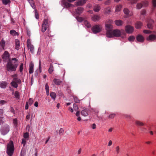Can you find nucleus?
<instances>
[{
  "instance_id": "obj_1",
  "label": "nucleus",
  "mask_w": 156,
  "mask_h": 156,
  "mask_svg": "<svg viewBox=\"0 0 156 156\" xmlns=\"http://www.w3.org/2000/svg\"><path fill=\"white\" fill-rule=\"evenodd\" d=\"M18 62L15 58H12L11 61L9 60L6 65L7 71L10 72L15 71L18 66Z\"/></svg>"
},
{
  "instance_id": "obj_2",
  "label": "nucleus",
  "mask_w": 156,
  "mask_h": 156,
  "mask_svg": "<svg viewBox=\"0 0 156 156\" xmlns=\"http://www.w3.org/2000/svg\"><path fill=\"white\" fill-rule=\"evenodd\" d=\"M14 151V147L13 142L12 140H10L7 145L6 153L9 156H12L13 154Z\"/></svg>"
},
{
  "instance_id": "obj_3",
  "label": "nucleus",
  "mask_w": 156,
  "mask_h": 156,
  "mask_svg": "<svg viewBox=\"0 0 156 156\" xmlns=\"http://www.w3.org/2000/svg\"><path fill=\"white\" fill-rule=\"evenodd\" d=\"M9 130V126L6 124L1 126L0 129V132L2 135L4 136L8 133Z\"/></svg>"
},
{
  "instance_id": "obj_4",
  "label": "nucleus",
  "mask_w": 156,
  "mask_h": 156,
  "mask_svg": "<svg viewBox=\"0 0 156 156\" xmlns=\"http://www.w3.org/2000/svg\"><path fill=\"white\" fill-rule=\"evenodd\" d=\"M113 26L112 25L109 24H105V28L106 30V35L107 37H111V33L113 31Z\"/></svg>"
},
{
  "instance_id": "obj_5",
  "label": "nucleus",
  "mask_w": 156,
  "mask_h": 156,
  "mask_svg": "<svg viewBox=\"0 0 156 156\" xmlns=\"http://www.w3.org/2000/svg\"><path fill=\"white\" fill-rule=\"evenodd\" d=\"M111 37L108 38H112L114 37H119L121 36V33L120 30L117 29H115L111 33Z\"/></svg>"
},
{
  "instance_id": "obj_6",
  "label": "nucleus",
  "mask_w": 156,
  "mask_h": 156,
  "mask_svg": "<svg viewBox=\"0 0 156 156\" xmlns=\"http://www.w3.org/2000/svg\"><path fill=\"white\" fill-rule=\"evenodd\" d=\"M101 29L102 27L100 25H95L92 27L91 30L94 34H97L100 32Z\"/></svg>"
},
{
  "instance_id": "obj_7",
  "label": "nucleus",
  "mask_w": 156,
  "mask_h": 156,
  "mask_svg": "<svg viewBox=\"0 0 156 156\" xmlns=\"http://www.w3.org/2000/svg\"><path fill=\"white\" fill-rule=\"evenodd\" d=\"M42 28L41 31L44 33L47 30L48 28L49 27L48 21V19H44L43 23L42 24Z\"/></svg>"
},
{
  "instance_id": "obj_8",
  "label": "nucleus",
  "mask_w": 156,
  "mask_h": 156,
  "mask_svg": "<svg viewBox=\"0 0 156 156\" xmlns=\"http://www.w3.org/2000/svg\"><path fill=\"white\" fill-rule=\"evenodd\" d=\"M148 3L147 1H142L141 2L138 3L136 5V9H141L142 7H146L148 5Z\"/></svg>"
},
{
  "instance_id": "obj_9",
  "label": "nucleus",
  "mask_w": 156,
  "mask_h": 156,
  "mask_svg": "<svg viewBox=\"0 0 156 156\" xmlns=\"http://www.w3.org/2000/svg\"><path fill=\"white\" fill-rule=\"evenodd\" d=\"M62 3L63 5L64 6L65 8H68L69 7H74V5H73L66 2L65 0H62Z\"/></svg>"
},
{
  "instance_id": "obj_10",
  "label": "nucleus",
  "mask_w": 156,
  "mask_h": 156,
  "mask_svg": "<svg viewBox=\"0 0 156 156\" xmlns=\"http://www.w3.org/2000/svg\"><path fill=\"white\" fill-rule=\"evenodd\" d=\"M86 2V0H78L77 2H75V5L76 6H82L85 4Z\"/></svg>"
},
{
  "instance_id": "obj_11",
  "label": "nucleus",
  "mask_w": 156,
  "mask_h": 156,
  "mask_svg": "<svg viewBox=\"0 0 156 156\" xmlns=\"http://www.w3.org/2000/svg\"><path fill=\"white\" fill-rule=\"evenodd\" d=\"M9 56L10 54L7 51H5L2 55V57L3 60H6L8 59Z\"/></svg>"
},
{
  "instance_id": "obj_12",
  "label": "nucleus",
  "mask_w": 156,
  "mask_h": 156,
  "mask_svg": "<svg viewBox=\"0 0 156 156\" xmlns=\"http://www.w3.org/2000/svg\"><path fill=\"white\" fill-rule=\"evenodd\" d=\"M84 8L82 7H78L75 10V12L77 14L80 15L84 11Z\"/></svg>"
},
{
  "instance_id": "obj_13",
  "label": "nucleus",
  "mask_w": 156,
  "mask_h": 156,
  "mask_svg": "<svg viewBox=\"0 0 156 156\" xmlns=\"http://www.w3.org/2000/svg\"><path fill=\"white\" fill-rule=\"evenodd\" d=\"M101 19V17L99 15H95L92 16L91 19L94 22L98 21Z\"/></svg>"
},
{
  "instance_id": "obj_14",
  "label": "nucleus",
  "mask_w": 156,
  "mask_h": 156,
  "mask_svg": "<svg viewBox=\"0 0 156 156\" xmlns=\"http://www.w3.org/2000/svg\"><path fill=\"white\" fill-rule=\"evenodd\" d=\"M147 41H154L156 40V35L154 34H151L147 37Z\"/></svg>"
},
{
  "instance_id": "obj_15",
  "label": "nucleus",
  "mask_w": 156,
  "mask_h": 156,
  "mask_svg": "<svg viewBox=\"0 0 156 156\" xmlns=\"http://www.w3.org/2000/svg\"><path fill=\"white\" fill-rule=\"evenodd\" d=\"M34 64L33 62H31L29 66V73L32 74L34 72Z\"/></svg>"
},
{
  "instance_id": "obj_16",
  "label": "nucleus",
  "mask_w": 156,
  "mask_h": 156,
  "mask_svg": "<svg viewBox=\"0 0 156 156\" xmlns=\"http://www.w3.org/2000/svg\"><path fill=\"white\" fill-rule=\"evenodd\" d=\"M136 39L137 41L140 42H143L144 41V38L143 36L140 35L138 34L136 37Z\"/></svg>"
},
{
  "instance_id": "obj_17",
  "label": "nucleus",
  "mask_w": 156,
  "mask_h": 156,
  "mask_svg": "<svg viewBox=\"0 0 156 156\" xmlns=\"http://www.w3.org/2000/svg\"><path fill=\"white\" fill-rule=\"evenodd\" d=\"M154 22V21L152 20H151L149 22H148L147 24V27L149 29H152L153 28V26L152 25V23Z\"/></svg>"
},
{
  "instance_id": "obj_18",
  "label": "nucleus",
  "mask_w": 156,
  "mask_h": 156,
  "mask_svg": "<svg viewBox=\"0 0 156 156\" xmlns=\"http://www.w3.org/2000/svg\"><path fill=\"white\" fill-rule=\"evenodd\" d=\"M134 30L133 27L127 24V33L131 34L133 32Z\"/></svg>"
},
{
  "instance_id": "obj_19",
  "label": "nucleus",
  "mask_w": 156,
  "mask_h": 156,
  "mask_svg": "<svg viewBox=\"0 0 156 156\" xmlns=\"http://www.w3.org/2000/svg\"><path fill=\"white\" fill-rule=\"evenodd\" d=\"M7 85V82L5 81H2L0 82V87L2 88L5 89L6 88Z\"/></svg>"
},
{
  "instance_id": "obj_20",
  "label": "nucleus",
  "mask_w": 156,
  "mask_h": 156,
  "mask_svg": "<svg viewBox=\"0 0 156 156\" xmlns=\"http://www.w3.org/2000/svg\"><path fill=\"white\" fill-rule=\"evenodd\" d=\"M53 82L55 85L59 86L61 84L62 81L59 79L54 78L53 80Z\"/></svg>"
},
{
  "instance_id": "obj_21",
  "label": "nucleus",
  "mask_w": 156,
  "mask_h": 156,
  "mask_svg": "<svg viewBox=\"0 0 156 156\" xmlns=\"http://www.w3.org/2000/svg\"><path fill=\"white\" fill-rule=\"evenodd\" d=\"M111 12V8L109 7L105 8L104 9V12L105 14H109Z\"/></svg>"
},
{
  "instance_id": "obj_22",
  "label": "nucleus",
  "mask_w": 156,
  "mask_h": 156,
  "mask_svg": "<svg viewBox=\"0 0 156 156\" xmlns=\"http://www.w3.org/2000/svg\"><path fill=\"white\" fill-rule=\"evenodd\" d=\"M135 124L136 126H144V124L143 122L139 120H136Z\"/></svg>"
},
{
  "instance_id": "obj_23",
  "label": "nucleus",
  "mask_w": 156,
  "mask_h": 156,
  "mask_svg": "<svg viewBox=\"0 0 156 156\" xmlns=\"http://www.w3.org/2000/svg\"><path fill=\"white\" fill-rule=\"evenodd\" d=\"M115 24L117 26H120L122 25L123 22L121 20H116L115 21Z\"/></svg>"
},
{
  "instance_id": "obj_24",
  "label": "nucleus",
  "mask_w": 156,
  "mask_h": 156,
  "mask_svg": "<svg viewBox=\"0 0 156 156\" xmlns=\"http://www.w3.org/2000/svg\"><path fill=\"white\" fill-rule=\"evenodd\" d=\"M28 1L32 8L35 9H36V6L35 5L34 1L33 0H28Z\"/></svg>"
},
{
  "instance_id": "obj_25",
  "label": "nucleus",
  "mask_w": 156,
  "mask_h": 156,
  "mask_svg": "<svg viewBox=\"0 0 156 156\" xmlns=\"http://www.w3.org/2000/svg\"><path fill=\"white\" fill-rule=\"evenodd\" d=\"M15 49L17 50H18L20 46V42L19 40L16 39L15 41Z\"/></svg>"
},
{
  "instance_id": "obj_26",
  "label": "nucleus",
  "mask_w": 156,
  "mask_h": 156,
  "mask_svg": "<svg viewBox=\"0 0 156 156\" xmlns=\"http://www.w3.org/2000/svg\"><path fill=\"white\" fill-rule=\"evenodd\" d=\"M142 26V24L140 22H137L135 24V27L136 29H139L141 28Z\"/></svg>"
},
{
  "instance_id": "obj_27",
  "label": "nucleus",
  "mask_w": 156,
  "mask_h": 156,
  "mask_svg": "<svg viewBox=\"0 0 156 156\" xmlns=\"http://www.w3.org/2000/svg\"><path fill=\"white\" fill-rule=\"evenodd\" d=\"M10 84L13 87L16 88H17L18 87V85L17 83L13 80L11 83Z\"/></svg>"
},
{
  "instance_id": "obj_28",
  "label": "nucleus",
  "mask_w": 156,
  "mask_h": 156,
  "mask_svg": "<svg viewBox=\"0 0 156 156\" xmlns=\"http://www.w3.org/2000/svg\"><path fill=\"white\" fill-rule=\"evenodd\" d=\"M100 6L98 5H97L94 7L93 10L95 12H98L100 10Z\"/></svg>"
},
{
  "instance_id": "obj_29",
  "label": "nucleus",
  "mask_w": 156,
  "mask_h": 156,
  "mask_svg": "<svg viewBox=\"0 0 156 156\" xmlns=\"http://www.w3.org/2000/svg\"><path fill=\"white\" fill-rule=\"evenodd\" d=\"M143 32L144 34H150L151 33L156 34V32L155 31H151L148 30H143Z\"/></svg>"
},
{
  "instance_id": "obj_30",
  "label": "nucleus",
  "mask_w": 156,
  "mask_h": 156,
  "mask_svg": "<svg viewBox=\"0 0 156 156\" xmlns=\"http://www.w3.org/2000/svg\"><path fill=\"white\" fill-rule=\"evenodd\" d=\"M53 66L51 64H50L49 68L48 69V73L50 74H51L53 71Z\"/></svg>"
},
{
  "instance_id": "obj_31",
  "label": "nucleus",
  "mask_w": 156,
  "mask_h": 156,
  "mask_svg": "<svg viewBox=\"0 0 156 156\" xmlns=\"http://www.w3.org/2000/svg\"><path fill=\"white\" fill-rule=\"evenodd\" d=\"M50 96L51 98L55 100L56 98V94L54 92H51L50 94Z\"/></svg>"
},
{
  "instance_id": "obj_32",
  "label": "nucleus",
  "mask_w": 156,
  "mask_h": 156,
  "mask_svg": "<svg viewBox=\"0 0 156 156\" xmlns=\"http://www.w3.org/2000/svg\"><path fill=\"white\" fill-rule=\"evenodd\" d=\"M10 33L11 35H18L19 34L18 33L14 30H10Z\"/></svg>"
},
{
  "instance_id": "obj_33",
  "label": "nucleus",
  "mask_w": 156,
  "mask_h": 156,
  "mask_svg": "<svg viewBox=\"0 0 156 156\" xmlns=\"http://www.w3.org/2000/svg\"><path fill=\"white\" fill-rule=\"evenodd\" d=\"M84 23L85 26L88 28H90L91 26L90 23L87 20L84 21Z\"/></svg>"
},
{
  "instance_id": "obj_34",
  "label": "nucleus",
  "mask_w": 156,
  "mask_h": 156,
  "mask_svg": "<svg viewBox=\"0 0 156 156\" xmlns=\"http://www.w3.org/2000/svg\"><path fill=\"white\" fill-rule=\"evenodd\" d=\"M15 98L17 99H19L20 98V94L19 92L18 91H16L15 92L14 94Z\"/></svg>"
},
{
  "instance_id": "obj_35",
  "label": "nucleus",
  "mask_w": 156,
  "mask_h": 156,
  "mask_svg": "<svg viewBox=\"0 0 156 156\" xmlns=\"http://www.w3.org/2000/svg\"><path fill=\"white\" fill-rule=\"evenodd\" d=\"M122 8V5H117L115 7V11L119 12Z\"/></svg>"
},
{
  "instance_id": "obj_36",
  "label": "nucleus",
  "mask_w": 156,
  "mask_h": 156,
  "mask_svg": "<svg viewBox=\"0 0 156 156\" xmlns=\"http://www.w3.org/2000/svg\"><path fill=\"white\" fill-rule=\"evenodd\" d=\"M76 19L79 22H82L83 21V19L82 17H80L79 16H76Z\"/></svg>"
},
{
  "instance_id": "obj_37",
  "label": "nucleus",
  "mask_w": 156,
  "mask_h": 156,
  "mask_svg": "<svg viewBox=\"0 0 156 156\" xmlns=\"http://www.w3.org/2000/svg\"><path fill=\"white\" fill-rule=\"evenodd\" d=\"M13 80L15 81L16 82L17 84H20L21 83L20 79L17 78H14L13 79Z\"/></svg>"
},
{
  "instance_id": "obj_38",
  "label": "nucleus",
  "mask_w": 156,
  "mask_h": 156,
  "mask_svg": "<svg viewBox=\"0 0 156 156\" xmlns=\"http://www.w3.org/2000/svg\"><path fill=\"white\" fill-rule=\"evenodd\" d=\"M5 118L4 117H0V125H2L5 122Z\"/></svg>"
},
{
  "instance_id": "obj_39",
  "label": "nucleus",
  "mask_w": 156,
  "mask_h": 156,
  "mask_svg": "<svg viewBox=\"0 0 156 156\" xmlns=\"http://www.w3.org/2000/svg\"><path fill=\"white\" fill-rule=\"evenodd\" d=\"M81 114L82 115L84 116H86L88 115V113L87 111L84 110H82L81 111Z\"/></svg>"
},
{
  "instance_id": "obj_40",
  "label": "nucleus",
  "mask_w": 156,
  "mask_h": 156,
  "mask_svg": "<svg viewBox=\"0 0 156 156\" xmlns=\"http://www.w3.org/2000/svg\"><path fill=\"white\" fill-rule=\"evenodd\" d=\"M135 39V37L134 36H130L129 37L128 40L130 42H132L134 41Z\"/></svg>"
},
{
  "instance_id": "obj_41",
  "label": "nucleus",
  "mask_w": 156,
  "mask_h": 156,
  "mask_svg": "<svg viewBox=\"0 0 156 156\" xmlns=\"http://www.w3.org/2000/svg\"><path fill=\"white\" fill-rule=\"evenodd\" d=\"M11 2L10 0H3L2 3L5 5H7Z\"/></svg>"
},
{
  "instance_id": "obj_42",
  "label": "nucleus",
  "mask_w": 156,
  "mask_h": 156,
  "mask_svg": "<svg viewBox=\"0 0 156 156\" xmlns=\"http://www.w3.org/2000/svg\"><path fill=\"white\" fill-rule=\"evenodd\" d=\"M26 151L24 149H22L21 151V156H25L26 154Z\"/></svg>"
},
{
  "instance_id": "obj_43",
  "label": "nucleus",
  "mask_w": 156,
  "mask_h": 156,
  "mask_svg": "<svg viewBox=\"0 0 156 156\" xmlns=\"http://www.w3.org/2000/svg\"><path fill=\"white\" fill-rule=\"evenodd\" d=\"M39 69L40 73H41L42 72V66L41 63V60H39Z\"/></svg>"
},
{
  "instance_id": "obj_44",
  "label": "nucleus",
  "mask_w": 156,
  "mask_h": 156,
  "mask_svg": "<svg viewBox=\"0 0 156 156\" xmlns=\"http://www.w3.org/2000/svg\"><path fill=\"white\" fill-rule=\"evenodd\" d=\"M35 13V18L37 19H39V14L37 12V10L35 9H34Z\"/></svg>"
},
{
  "instance_id": "obj_45",
  "label": "nucleus",
  "mask_w": 156,
  "mask_h": 156,
  "mask_svg": "<svg viewBox=\"0 0 156 156\" xmlns=\"http://www.w3.org/2000/svg\"><path fill=\"white\" fill-rule=\"evenodd\" d=\"M23 137L25 139H27L29 137V133L28 132H26L24 133Z\"/></svg>"
},
{
  "instance_id": "obj_46",
  "label": "nucleus",
  "mask_w": 156,
  "mask_h": 156,
  "mask_svg": "<svg viewBox=\"0 0 156 156\" xmlns=\"http://www.w3.org/2000/svg\"><path fill=\"white\" fill-rule=\"evenodd\" d=\"M23 64L22 63H21L20 64V73L22 72L23 69Z\"/></svg>"
},
{
  "instance_id": "obj_47",
  "label": "nucleus",
  "mask_w": 156,
  "mask_h": 156,
  "mask_svg": "<svg viewBox=\"0 0 156 156\" xmlns=\"http://www.w3.org/2000/svg\"><path fill=\"white\" fill-rule=\"evenodd\" d=\"M13 122L15 126H17L18 124L17 120L16 119H13Z\"/></svg>"
},
{
  "instance_id": "obj_48",
  "label": "nucleus",
  "mask_w": 156,
  "mask_h": 156,
  "mask_svg": "<svg viewBox=\"0 0 156 156\" xmlns=\"http://www.w3.org/2000/svg\"><path fill=\"white\" fill-rule=\"evenodd\" d=\"M73 108L75 111L78 110L79 109V108L78 106L75 104H74L73 105Z\"/></svg>"
},
{
  "instance_id": "obj_49",
  "label": "nucleus",
  "mask_w": 156,
  "mask_h": 156,
  "mask_svg": "<svg viewBox=\"0 0 156 156\" xmlns=\"http://www.w3.org/2000/svg\"><path fill=\"white\" fill-rule=\"evenodd\" d=\"M116 115V114L115 113H112L110 114L108 118L109 119H112L113 118L115 115Z\"/></svg>"
},
{
  "instance_id": "obj_50",
  "label": "nucleus",
  "mask_w": 156,
  "mask_h": 156,
  "mask_svg": "<svg viewBox=\"0 0 156 156\" xmlns=\"http://www.w3.org/2000/svg\"><path fill=\"white\" fill-rule=\"evenodd\" d=\"M74 100L75 103H79L80 100L78 99V98L77 97H74Z\"/></svg>"
},
{
  "instance_id": "obj_51",
  "label": "nucleus",
  "mask_w": 156,
  "mask_h": 156,
  "mask_svg": "<svg viewBox=\"0 0 156 156\" xmlns=\"http://www.w3.org/2000/svg\"><path fill=\"white\" fill-rule=\"evenodd\" d=\"M7 103V101L4 100H2L0 101V104L1 105H4Z\"/></svg>"
},
{
  "instance_id": "obj_52",
  "label": "nucleus",
  "mask_w": 156,
  "mask_h": 156,
  "mask_svg": "<svg viewBox=\"0 0 156 156\" xmlns=\"http://www.w3.org/2000/svg\"><path fill=\"white\" fill-rule=\"evenodd\" d=\"M26 141L25 139L23 138L22 139L21 143L23 144V147H24L26 144Z\"/></svg>"
},
{
  "instance_id": "obj_53",
  "label": "nucleus",
  "mask_w": 156,
  "mask_h": 156,
  "mask_svg": "<svg viewBox=\"0 0 156 156\" xmlns=\"http://www.w3.org/2000/svg\"><path fill=\"white\" fill-rule=\"evenodd\" d=\"M127 18L129 16H131L133 15V14L132 12H130L129 10L127 9Z\"/></svg>"
},
{
  "instance_id": "obj_54",
  "label": "nucleus",
  "mask_w": 156,
  "mask_h": 156,
  "mask_svg": "<svg viewBox=\"0 0 156 156\" xmlns=\"http://www.w3.org/2000/svg\"><path fill=\"white\" fill-rule=\"evenodd\" d=\"M1 46L2 48H4V47L5 46V42L4 41V40H3V39L1 41Z\"/></svg>"
},
{
  "instance_id": "obj_55",
  "label": "nucleus",
  "mask_w": 156,
  "mask_h": 156,
  "mask_svg": "<svg viewBox=\"0 0 156 156\" xmlns=\"http://www.w3.org/2000/svg\"><path fill=\"white\" fill-rule=\"evenodd\" d=\"M34 48L33 45L31 44H30V51L31 53L33 54L34 53Z\"/></svg>"
},
{
  "instance_id": "obj_56",
  "label": "nucleus",
  "mask_w": 156,
  "mask_h": 156,
  "mask_svg": "<svg viewBox=\"0 0 156 156\" xmlns=\"http://www.w3.org/2000/svg\"><path fill=\"white\" fill-rule=\"evenodd\" d=\"M45 89L46 91H49V88L48 84L47 83H46L45 85Z\"/></svg>"
},
{
  "instance_id": "obj_57",
  "label": "nucleus",
  "mask_w": 156,
  "mask_h": 156,
  "mask_svg": "<svg viewBox=\"0 0 156 156\" xmlns=\"http://www.w3.org/2000/svg\"><path fill=\"white\" fill-rule=\"evenodd\" d=\"M10 111L14 115L15 114V110L13 107H10Z\"/></svg>"
},
{
  "instance_id": "obj_58",
  "label": "nucleus",
  "mask_w": 156,
  "mask_h": 156,
  "mask_svg": "<svg viewBox=\"0 0 156 156\" xmlns=\"http://www.w3.org/2000/svg\"><path fill=\"white\" fill-rule=\"evenodd\" d=\"M64 132V130L62 128H60L59 130V134L60 135H62Z\"/></svg>"
},
{
  "instance_id": "obj_59",
  "label": "nucleus",
  "mask_w": 156,
  "mask_h": 156,
  "mask_svg": "<svg viewBox=\"0 0 156 156\" xmlns=\"http://www.w3.org/2000/svg\"><path fill=\"white\" fill-rule=\"evenodd\" d=\"M4 111L2 109H0V117H4L3 115Z\"/></svg>"
},
{
  "instance_id": "obj_60",
  "label": "nucleus",
  "mask_w": 156,
  "mask_h": 156,
  "mask_svg": "<svg viewBox=\"0 0 156 156\" xmlns=\"http://www.w3.org/2000/svg\"><path fill=\"white\" fill-rule=\"evenodd\" d=\"M38 72L39 70L38 69H37L34 72V76L35 77H37L38 76Z\"/></svg>"
},
{
  "instance_id": "obj_61",
  "label": "nucleus",
  "mask_w": 156,
  "mask_h": 156,
  "mask_svg": "<svg viewBox=\"0 0 156 156\" xmlns=\"http://www.w3.org/2000/svg\"><path fill=\"white\" fill-rule=\"evenodd\" d=\"M152 3L153 7H156V0H152Z\"/></svg>"
},
{
  "instance_id": "obj_62",
  "label": "nucleus",
  "mask_w": 156,
  "mask_h": 156,
  "mask_svg": "<svg viewBox=\"0 0 156 156\" xmlns=\"http://www.w3.org/2000/svg\"><path fill=\"white\" fill-rule=\"evenodd\" d=\"M33 100L32 98H30L29 100V105H31L33 103Z\"/></svg>"
},
{
  "instance_id": "obj_63",
  "label": "nucleus",
  "mask_w": 156,
  "mask_h": 156,
  "mask_svg": "<svg viewBox=\"0 0 156 156\" xmlns=\"http://www.w3.org/2000/svg\"><path fill=\"white\" fill-rule=\"evenodd\" d=\"M111 2L110 0H108L106 1L105 3L104 4L106 5H109Z\"/></svg>"
},
{
  "instance_id": "obj_64",
  "label": "nucleus",
  "mask_w": 156,
  "mask_h": 156,
  "mask_svg": "<svg viewBox=\"0 0 156 156\" xmlns=\"http://www.w3.org/2000/svg\"><path fill=\"white\" fill-rule=\"evenodd\" d=\"M146 14V11L145 10H143L141 11V14L142 15H145Z\"/></svg>"
}]
</instances>
